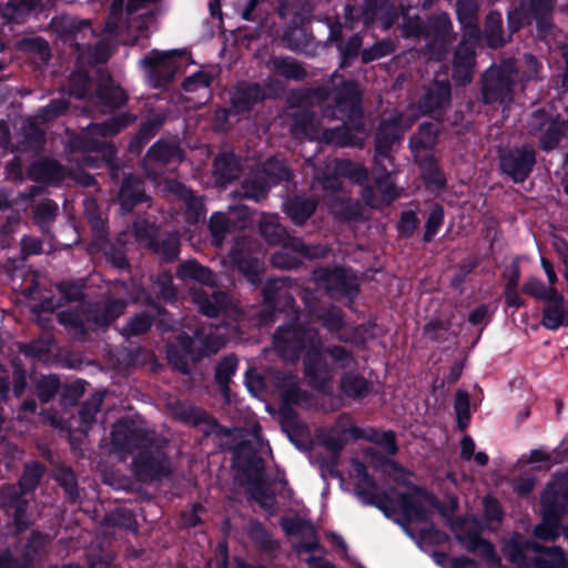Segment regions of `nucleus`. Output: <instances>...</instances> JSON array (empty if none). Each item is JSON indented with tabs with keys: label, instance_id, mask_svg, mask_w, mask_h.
<instances>
[{
	"label": "nucleus",
	"instance_id": "nucleus-17",
	"mask_svg": "<svg viewBox=\"0 0 568 568\" xmlns=\"http://www.w3.org/2000/svg\"><path fill=\"white\" fill-rule=\"evenodd\" d=\"M436 507V498L417 488H414L410 494L402 496V509L410 520H427Z\"/></svg>",
	"mask_w": 568,
	"mask_h": 568
},
{
	"label": "nucleus",
	"instance_id": "nucleus-25",
	"mask_svg": "<svg viewBox=\"0 0 568 568\" xmlns=\"http://www.w3.org/2000/svg\"><path fill=\"white\" fill-rule=\"evenodd\" d=\"M264 94L254 83L240 84L232 97V106L236 112L248 111L254 104L262 101Z\"/></svg>",
	"mask_w": 568,
	"mask_h": 568
},
{
	"label": "nucleus",
	"instance_id": "nucleus-4",
	"mask_svg": "<svg viewBox=\"0 0 568 568\" xmlns=\"http://www.w3.org/2000/svg\"><path fill=\"white\" fill-rule=\"evenodd\" d=\"M176 274L182 280L199 282V286L190 287V295L192 301L199 305L202 314L215 317L222 313L236 312L235 308L227 305V297L223 292L213 290L215 276L207 267L189 261L179 267Z\"/></svg>",
	"mask_w": 568,
	"mask_h": 568
},
{
	"label": "nucleus",
	"instance_id": "nucleus-20",
	"mask_svg": "<svg viewBox=\"0 0 568 568\" xmlns=\"http://www.w3.org/2000/svg\"><path fill=\"white\" fill-rule=\"evenodd\" d=\"M539 544L526 541L520 537L511 538L504 547L506 558L519 568L532 566Z\"/></svg>",
	"mask_w": 568,
	"mask_h": 568
},
{
	"label": "nucleus",
	"instance_id": "nucleus-32",
	"mask_svg": "<svg viewBox=\"0 0 568 568\" xmlns=\"http://www.w3.org/2000/svg\"><path fill=\"white\" fill-rule=\"evenodd\" d=\"M138 473L144 478H159L160 476L169 474V463L163 456L145 458L140 456L134 462Z\"/></svg>",
	"mask_w": 568,
	"mask_h": 568
},
{
	"label": "nucleus",
	"instance_id": "nucleus-30",
	"mask_svg": "<svg viewBox=\"0 0 568 568\" xmlns=\"http://www.w3.org/2000/svg\"><path fill=\"white\" fill-rule=\"evenodd\" d=\"M544 308L541 324L548 329L559 328L565 321V300L561 294L552 295Z\"/></svg>",
	"mask_w": 568,
	"mask_h": 568
},
{
	"label": "nucleus",
	"instance_id": "nucleus-33",
	"mask_svg": "<svg viewBox=\"0 0 568 568\" xmlns=\"http://www.w3.org/2000/svg\"><path fill=\"white\" fill-rule=\"evenodd\" d=\"M134 119L129 114H122L102 124H93L88 128L85 139H94L97 136H110L119 133L129 125Z\"/></svg>",
	"mask_w": 568,
	"mask_h": 568
},
{
	"label": "nucleus",
	"instance_id": "nucleus-39",
	"mask_svg": "<svg viewBox=\"0 0 568 568\" xmlns=\"http://www.w3.org/2000/svg\"><path fill=\"white\" fill-rule=\"evenodd\" d=\"M260 229L263 236L270 242L278 244L282 241H285L290 235L286 233L285 229L278 224L277 216L275 215H264L260 223Z\"/></svg>",
	"mask_w": 568,
	"mask_h": 568
},
{
	"label": "nucleus",
	"instance_id": "nucleus-63",
	"mask_svg": "<svg viewBox=\"0 0 568 568\" xmlns=\"http://www.w3.org/2000/svg\"><path fill=\"white\" fill-rule=\"evenodd\" d=\"M52 24L55 29H58L59 27H61L62 29H67L74 39H78V36L81 32L91 33V29L89 28L88 23H81L80 27L75 23L74 19L70 17H62L58 20H53Z\"/></svg>",
	"mask_w": 568,
	"mask_h": 568
},
{
	"label": "nucleus",
	"instance_id": "nucleus-9",
	"mask_svg": "<svg viewBox=\"0 0 568 568\" xmlns=\"http://www.w3.org/2000/svg\"><path fill=\"white\" fill-rule=\"evenodd\" d=\"M515 75L509 67L490 68L483 78V99L485 103H509L513 99Z\"/></svg>",
	"mask_w": 568,
	"mask_h": 568
},
{
	"label": "nucleus",
	"instance_id": "nucleus-37",
	"mask_svg": "<svg viewBox=\"0 0 568 568\" xmlns=\"http://www.w3.org/2000/svg\"><path fill=\"white\" fill-rule=\"evenodd\" d=\"M214 173L221 182H230L239 175V164L234 155L222 154L214 161Z\"/></svg>",
	"mask_w": 568,
	"mask_h": 568
},
{
	"label": "nucleus",
	"instance_id": "nucleus-12",
	"mask_svg": "<svg viewBox=\"0 0 568 568\" xmlns=\"http://www.w3.org/2000/svg\"><path fill=\"white\" fill-rule=\"evenodd\" d=\"M412 124L413 120L404 122L402 115H398L394 119L384 120L381 123L375 142V162L377 165L381 164L382 160H387L389 165L393 164L392 158L388 155L389 148L396 140L400 139L403 133L408 130Z\"/></svg>",
	"mask_w": 568,
	"mask_h": 568
},
{
	"label": "nucleus",
	"instance_id": "nucleus-54",
	"mask_svg": "<svg viewBox=\"0 0 568 568\" xmlns=\"http://www.w3.org/2000/svg\"><path fill=\"white\" fill-rule=\"evenodd\" d=\"M152 325V317L146 314H140L133 317L124 327L123 335L126 337L144 334Z\"/></svg>",
	"mask_w": 568,
	"mask_h": 568
},
{
	"label": "nucleus",
	"instance_id": "nucleus-57",
	"mask_svg": "<svg viewBox=\"0 0 568 568\" xmlns=\"http://www.w3.org/2000/svg\"><path fill=\"white\" fill-rule=\"evenodd\" d=\"M444 220V211L443 207L436 205L432 209L427 222L425 224V234L424 240L426 242L432 241L434 235L437 233L438 229L442 226Z\"/></svg>",
	"mask_w": 568,
	"mask_h": 568
},
{
	"label": "nucleus",
	"instance_id": "nucleus-49",
	"mask_svg": "<svg viewBox=\"0 0 568 568\" xmlns=\"http://www.w3.org/2000/svg\"><path fill=\"white\" fill-rule=\"evenodd\" d=\"M454 408L457 415V423L462 429H465L469 423V395L465 390H457L455 395Z\"/></svg>",
	"mask_w": 568,
	"mask_h": 568
},
{
	"label": "nucleus",
	"instance_id": "nucleus-56",
	"mask_svg": "<svg viewBox=\"0 0 568 568\" xmlns=\"http://www.w3.org/2000/svg\"><path fill=\"white\" fill-rule=\"evenodd\" d=\"M212 82V75L204 71H199L190 77H187L182 84V88L185 92H194L200 89L206 90L209 89Z\"/></svg>",
	"mask_w": 568,
	"mask_h": 568
},
{
	"label": "nucleus",
	"instance_id": "nucleus-38",
	"mask_svg": "<svg viewBox=\"0 0 568 568\" xmlns=\"http://www.w3.org/2000/svg\"><path fill=\"white\" fill-rule=\"evenodd\" d=\"M265 303L276 306L277 300L283 298L285 304L294 303L293 297L287 293L285 281L282 278L271 280L263 288Z\"/></svg>",
	"mask_w": 568,
	"mask_h": 568
},
{
	"label": "nucleus",
	"instance_id": "nucleus-47",
	"mask_svg": "<svg viewBox=\"0 0 568 568\" xmlns=\"http://www.w3.org/2000/svg\"><path fill=\"white\" fill-rule=\"evenodd\" d=\"M60 381L54 375L42 376L37 383V396L42 403L50 402L59 392Z\"/></svg>",
	"mask_w": 568,
	"mask_h": 568
},
{
	"label": "nucleus",
	"instance_id": "nucleus-53",
	"mask_svg": "<svg viewBox=\"0 0 568 568\" xmlns=\"http://www.w3.org/2000/svg\"><path fill=\"white\" fill-rule=\"evenodd\" d=\"M237 366V359L234 356L224 357L216 366L215 379L216 382L225 387L231 376L234 374Z\"/></svg>",
	"mask_w": 568,
	"mask_h": 568
},
{
	"label": "nucleus",
	"instance_id": "nucleus-46",
	"mask_svg": "<svg viewBox=\"0 0 568 568\" xmlns=\"http://www.w3.org/2000/svg\"><path fill=\"white\" fill-rule=\"evenodd\" d=\"M291 131L296 138H300L301 135H305L311 139L318 136L314 126V115L310 113L295 114Z\"/></svg>",
	"mask_w": 568,
	"mask_h": 568
},
{
	"label": "nucleus",
	"instance_id": "nucleus-3",
	"mask_svg": "<svg viewBox=\"0 0 568 568\" xmlns=\"http://www.w3.org/2000/svg\"><path fill=\"white\" fill-rule=\"evenodd\" d=\"M457 19L463 28V41L455 52L454 78L460 84L470 82L474 68V43L480 38L478 27V4L474 0H458Z\"/></svg>",
	"mask_w": 568,
	"mask_h": 568
},
{
	"label": "nucleus",
	"instance_id": "nucleus-5",
	"mask_svg": "<svg viewBox=\"0 0 568 568\" xmlns=\"http://www.w3.org/2000/svg\"><path fill=\"white\" fill-rule=\"evenodd\" d=\"M403 34L406 38H419L424 36L427 40L428 51L435 60H442L447 53V47L455 40L453 23L447 13H439L424 24L419 17L408 18L402 24Z\"/></svg>",
	"mask_w": 568,
	"mask_h": 568
},
{
	"label": "nucleus",
	"instance_id": "nucleus-8",
	"mask_svg": "<svg viewBox=\"0 0 568 568\" xmlns=\"http://www.w3.org/2000/svg\"><path fill=\"white\" fill-rule=\"evenodd\" d=\"M124 308L125 303L116 300L95 304L88 310L81 306V308L75 311H63L59 313L58 318L62 325L84 334L87 332V323L92 322L95 326H106L121 316Z\"/></svg>",
	"mask_w": 568,
	"mask_h": 568
},
{
	"label": "nucleus",
	"instance_id": "nucleus-18",
	"mask_svg": "<svg viewBox=\"0 0 568 568\" xmlns=\"http://www.w3.org/2000/svg\"><path fill=\"white\" fill-rule=\"evenodd\" d=\"M264 173L267 175V181L263 183H260L258 181H251L245 184L244 194L246 197L260 201L265 197L272 183H276L282 180H290L292 175L291 171L277 160L267 162Z\"/></svg>",
	"mask_w": 568,
	"mask_h": 568
},
{
	"label": "nucleus",
	"instance_id": "nucleus-61",
	"mask_svg": "<svg viewBox=\"0 0 568 568\" xmlns=\"http://www.w3.org/2000/svg\"><path fill=\"white\" fill-rule=\"evenodd\" d=\"M170 191L176 194L179 197H181L186 206L191 210L199 211L202 207V202L194 196L193 192L191 190H187L184 185L172 182L170 184Z\"/></svg>",
	"mask_w": 568,
	"mask_h": 568
},
{
	"label": "nucleus",
	"instance_id": "nucleus-26",
	"mask_svg": "<svg viewBox=\"0 0 568 568\" xmlns=\"http://www.w3.org/2000/svg\"><path fill=\"white\" fill-rule=\"evenodd\" d=\"M140 435L134 426L119 422L112 429V445L119 450L133 452L140 446Z\"/></svg>",
	"mask_w": 568,
	"mask_h": 568
},
{
	"label": "nucleus",
	"instance_id": "nucleus-60",
	"mask_svg": "<svg viewBox=\"0 0 568 568\" xmlns=\"http://www.w3.org/2000/svg\"><path fill=\"white\" fill-rule=\"evenodd\" d=\"M179 237L176 234H171L161 243L155 240L151 250L158 254L163 255L165 258L171 260L178 255Z\"/></svg>",
	"mask_w": 568,
	"mask_h": 568
},
{
	"label": "nucleus",
	"instance_id": "nucleus-29",
	"mask_svg": "<svg viewBox=\"0 0 568 568\" xmlns=\"http://www.w3.org/2000/svg\"><path fill=\"white\" fill-rule=\"evenodd\" d=\"M535 568H568V560L559 547H542L539 545L534 556Z\"/></svg>",
	"mask_w": 568,
	"mask_h": 568
},
{
	"label": "nucleus",
	"instance_id": "nucleus-62",
	"mask_svg": "<svg viewBox=\"0 0 568 568\" xmlns=\"http://www.w3.org/2000/svg\"><path fill=\"white\" fill-rule=\"evenodd\" d=\"M369 440L381 445L389 455H394L397 452L395 435L392 432L377 433L371 429Z\"/></svg>",
	"mask_w": 568,
	"mask_h": 568
},
{
	"label": "nucleus",
	"instance_id": "nucleus-31",
	"mask_svg": "<svg viewBox=\"0 0 568 568\" xmlns=\"http://www.w3.org/2000/svg\"><path fill=\"white\" fill-rule=\"evenodd\" d=\"M352 424L353 419L351 415L343 414L338 416L334 427H332L324 437L325 445L334 452L341 450L346 444V433Z\"/></svg>",
	"mask_w": 568,
	"mask_h": 568
},
{
	"label": "nucleus",
	"instance_id": "nucleus-36",
	"mask_svg": "<svg viewBox=\"0 0 568 568\" xmlns=\"http://www.w3.org/2000/svg\"><path fill=\"white\" fill-rule=\"evenodd\" d=\"M119 196L125 206H133L145 200L144 192L141 189V181L134 176H128L123 180Z\"/></svg>",
	"mask_w": 568,
	"mask_h": 568
},
{
	"label": "nucleus",
	"instance_id": "nucleus-64",
	"mask_svg": "<svg viewBox=\"0 0 568 568\" xmlns=\"http://www.w3.org/2000/svg\"><path fill=\"white\" fill-rule=\"evenodd\" d=\"M449 328V321L433 320L425 325L424 334L433 341H438L442 337L443 333L448 332Z\"/></svg>",
	"mask_w": 568,
	"mask_h": 568
},
{
	"label": "nucleus",
	"instance_id": "nucleus-44",
	"mask_svg": "<svg viewBox=\"0 0 568 568\" xmlns=\"http://www.w3.org/2000/svg\"><path fill=\"white\" fill-rule=\"evenodd\" d=\"M98 95L102 103L111 109L122 106L128 100L125 92L112 83L101 85L98 90Z\"/></svg>",
	"mask_w": 568,
	"mask_h": 568
},
{
	"label": "nucleus",
	"instance_id": "nucleus-23",
	"mask_svg": "<svg viewBox=\"0 0 568 568\" xmlns=\"http://www.w3.org/2000/svg\"><path fill=\"white\" fill-rule=\"evenodd\" d=\"M313 12L311 0H278L277 13L282 18L292 17L295 27L310 21Z\"/></svg>",
	"mask_w": 568,
	"mask_h": 568
},
{
	"label": "nucleus",
	"instance_id": "nucleus-35",
	"mask_svg": "<svg viewBox=\"0 0 568 568\" xmlns=\"http://www.w3.org/2000/svg\"><path fill=\"white\" fill-rule=\"evenodd\" d=\"M485 38L489 47L499 48L505 43L503 34V18L499 12L491 11L485 21Z\"/></svg>",
	"mask_w": 568,
	"mask_h": 568
},
{
	"label": "nucleus",
	"instance_id": "nucleus-22",
	"mask_svg": "<svg viewBox=\"0 0 568 568\" xmlns=\"http://www.w3.org/2000/svg\"><path fill=\"white\" fill-rule=\"evenodd\" d=\"M450 100L448 81H435L419 102L422 113H432L445 108Z\"/></svg>",
	"mask_w": 568,
	"mask_h": 568
},
{
	"label": "nucleus",
	"instance_id": "nucleus-2",
	"mask_svg": "<svg viewBox=\"0 0 568 568\" xmlns=\"http://www.w3.org/2000/svg\"><path fill=\"white\" fill-rule=\"evenodd\" d=\"M335 100V111L332 113L325 111L326 115L333 119L346 118L347 121L341 128L324 131L322 139L326 143L337 146L362 145V140L355 134L351 133V128L356 131V133L362 132L363 129V114L359 106L361 98L357 84L355 82L344 83V85L339 89Z\"/></svg>",
	"mask_w": 568,
	"mask_h": 568
},
{
	"label": "nucleus",
	"instance_id": "nucleus-58",
	"mask_svg": "<svg viewBox=\"0 0 568 568\" xmlns=\"http://www.w3.org/2000/svg\"><path fill=\"white\" fill-rule=\"evenodd\" d=\"M316 318L332 333H338L344 327L343 316L341 312L334 307L323 314H318Z\"/></svg>",
	"mask_w": 568,
	"mask_h": 568
},
{
	"label": "nucleus",
	"instance_id": "nucleus-7",
	"mask_svg": "<svg viewBox=\"0 0 568 568\" xmlns=\"http://www.w3.org/2000/svg\"><path fill=\"white\" fill-rule=\"evenodd\" d=\"M160 0H126L125 7L123 8V0H114L110 16L105 22V31L111 34H121L124 31H134V40L138 39L139 33H142L149 28V23L153 19L151 12L143 13L139 17L134 14L144 9L149 3H155Z\"/></svg>",
	"mask_w": 568,
	"mask_h": 568
},
{
	"label": "nucleus",
	"instance_id": "nucleus-16",
	"mask_svg": "<svg viewBox=\"0 0 568 568\" xmlns=\"http://www.w3.org/2000/svg\"><path fill=\"white\" fill-rule=\"evenodd\" d=\"M280 250L273 253L272 263L276 267L293 268L301 263V257H314L315 253L304 245L302 240L296 237H287L285 241L278 243Z\"/></svg>",
	"mask_w": 568,
	"mask_h": 568
},
{
	"label": "nucleus",
	"instance_id": "nucleus-15",
	"mask_svg": "<svg viewBox=\"0 0 568 568\" xmlns=\"http://www.w3.org/2000/svg\"><path fill=\"white\" fill-rule=\"evenodd\" d=\"M385 162H387V160H382L379 165L375 162V172L377 174L376 186L381 193V197L375 196L371 187H366L363 191L364 202L373 207L379 206L381 204H389L398 196L394 183L389 180L390 172Z\"/></svg>",
	"mask_w": 568,
	"mask_h": 568
},
{
	"label": "nucleus",
	"instance_id": "nucleus-6",
	"mask_svg": "<svg viewBox=\"0 0 568 568\" xmlns=\"http://www.w3.org/2000/svg\"><path fill=\"white\" fill-rule=\"evenodd\" d=\"M42 474L43 468L40 464L27 465L19 481L20 494H18L13 485H3L0 488V506L13 517L19 531L24 530L29 526L26 515L27 500L22 498V495L37 487Z\"/></svg>",
	"mask_w": 568,
	"mask_h": 568
},
{
	"label": "nucleus",
	"instance_id": "nucleus-51",
	"mask_svg": "<svg viewBox=\"0 0 568 568\" xmlns=\"http://www.w3.org/2000/svg\"><path fill=\"white\" fill-rule=\"evenodd\" d=\"M325 354L329 356L332 362L338 368L352 367L356 364V359L351 352L342 346H332L325 351Z\"/></svg>",
	"mask_w": 568,
	"mask_h": 568
},
{
	"label": "nucleus",
	"instance_id": "nucleus-19",
	"mask_svg": "<svg viewBox=\"0 0 568 568\" xmlns=\"http://www.w3.org/2000/svg\"><path fill=\"white\" fill-rule=\"evenodd\" d=\"M142 63L149 69L154 87L171 80L178 69L174 54L169 52H151Z\"/></svg>",
	"mask_w": 568,
	"mask_h": 568
},
{
	"label": "nucleus",
	"instance_id": "nucleus-40",
	"mask_svg": "<svg viewBox=\"0 0 568 568\" xmlns=\"http://www.w3.org/2000/svg\"><path fill=\"white\" fill-rule=\"evenodd\" d=\"M423 169V178L427 189L432 191H440L445 187L446 178L444 173L438 170L437 164L433 158L425 160Z\"/></svg>",
	"mask_w": 568,
	"mask_h": 568
},
{
	"label": "nucleus",
	"instance_id": "nucleus-48",
	"mask_svg": "<svg viewBox=\"0 0 568 568\" xmlns=\"http://www.w3.org/2000/svg\"><path fill=\"white\" fill-rule=\"evenodd\" d=\"M523 292L528 295H531L538 300H544V301H548L552 297V295L558 294V291L555 287L545 286L544 283L536 277L529 278L523 285Z\"/></svg>",
	"mask_w": 568,
	"mask_h": 568
},
{
	"label": "nucleus",
	"instance_id": "nucleus-28",
	"mask_svg": "<svg viewBox=\"0 0 568 568\" xmlns=\"http://www.w3.org/2000/svg\"><path fill=\"white\" fill-rule=\"evenodd\" d=\"M47 542L48 538L45 536L32 534L31 540L26 548L24 562L22 565L13 562L10 554L6 551L0 555V568H27L39 556L40 550L44 548Z\"/></svg>",
	"mask_w": 568,
	"mask_h": 568
},
{
	"label": "nucleus",
	"instance_id": "nucleus-42",
	"mask_svg": "<svg viewBox=\"0 0 568 568\" xmlns=\"http://www.w3.org/2000/svg\"><path fill=\"white\" fill-rule=\"evenodd\" d=\"M174 158L180 159V150L176 145L166 142H156L146 154L148 162L165 164Z\"/></svg>",
	"mask_w": 568,
	"mask_h": 568
},
{
	"label": "nucleus",
	"instance_id": "nucleus-59",
	"mask_svg": "<svg viewBox=\"0 0 568 568\" xmlns=\"http://www.w3.org/2000/svg\"><path fill=\"white\" fill-rule=\"evenodd\" d=\"M134 234L136 239L145 244L148 247H152L155 242L156 227L146 222V221H138L133 225Z\"/></svg>",
	"mask_w": 568,
	"mask_h": 568
},
{
	"label": "nucleus",
	"instance_id": "nucleus-45",
	"mask_svg": "<svg viewBox=\"0 0 568 568\" xmlns=\"http://www.w3.org/2000/svg\"><path fill=\"white\" fill-rule=\"evenodd\" d=\"M438 129L433 124H423L418 133L412 138L410 145L414 150L429 149L436 144Z\"/></svg>",
	"mask_w": 568,
	"mask_h": 568
},
{
	"label": "nucleus",
	"instance_id": "nucleus-41",
	"mask_svg": "<svg viewBox=\"0 0 568 568\" xmlns=\"http://www.w3.org/2000/svg\"><path fill=\"white\" fill-rule=\"evenodd\" d=\"M341 388L346 396L364 397L368 393L369 385L363 376L346 374L342 378Z\"/></svg>",
	"mask_w": 568,
	"mask_h": 568
},
{
	"label": "nucleus",
	"instance_id": "nucleus-55",
	"mask_svg": "<svg viewBox=\"0 0 568 568\" xmlns=\"http://www.w3.org/2000/svg\"><path fill=\"white\" fill-rule=\"evenodd\" d=\"M210 231L215 246H220L227 232V219L224 214L215 213L210 220Z\"/></svg>",
	"mask_w": 568,
	"mask_h": 568
},
{
	"label": "nucleus",
	"instance_id": "nucleus-24",
	"mask_svg": "<svg viewBox=\"0 0 568 568\" xmlns=\"http://www.w3.org/2000/svg\"><path fill=\"white\" fill-rule=\"evenodd\" d=\"M267 67L275 75L294 81L303 80L307 74L303 64L290 57L272 58Z\"/></svg>",
	"mask_w": 568,
	"mask_h": 568
},
{
	"label": "nucleus",
	"instance_id": "nucleus-10",
	"mask_svg": "<svg viewBox=\"0 0 568 568\" xmlns=\"http://www.w3.org/2000/svg\"><path fill=\"white\" fill-rule=\"evenodd\" d=\"M500 169L515 182L525 181L536 163V152L531 146L524 145L505 150L499 155Z\"/></svg>",
	"mask_w": 568,
	"mask_h": 568
},
{
	"label": "nucleus",
	"instance_id": "nucleus-50",
	"mask_svg": "<svg viewBox=\"0 0 568 568\" xmlns=\"http://www.w3.org/2000/svg\"><path fill=\"white\" fill-rule=\"evenodd\" d=\"M102 395H93L89 398L81 407L80 418L84 428H89L94 420L97 413L100 410L102 405Z\"/></svg>",
	"mask_w": 568,
	"mask_h": 568
},
{
	"label": "nucleus",
	"instance_id": "nucleus-27",
	"mask_svg": "<svg viewBox=\"0 0 568 568\" xmlns=\"http://www.w3.org/2000/svg\"><path fill=\"white\" fill-rule=\"evenodd\" d=\"M30 180L36 182H57L63 179L62 166L54 160H39L31 164L28 171Z\"/></svg>",
	"mask_w": 568,
	"mask_h": 568
},
{
	"label": "nucleus",
	"instance_id": "nucleus-34",
	"mask_svg": "<svg viewBox=\"0 0 568 568\" xmlns=\"http://www.w3.org/2000/svg\"><path fill=\"white\" fill-rule=\"evenodd\" d=\"M316 205L313 200L295 197L285 204V212L293 223L302 225L314 213Z\"/></svg>",
	"mask_w": 568,
	"mask_h": 568
},
{
	"label": "nucleus",
	"instance_id": "nucleus-52",
	"mask_svg": "<svg viewBox=\"0 0 568 568\" xmlns=\"http://www.w3.org/2000/svg\"><path fill=\"white\" fill-rule=\"evenodd\" d=\"M394 50H395V47H394L393 42L389 40L377 42V43L373 44L372 47L365 49L362 52V61L364 63H368L373 60H376V59H379V58H383V57H386V55L393 53Z\"/></svg>",
	"mask_w": 568,
	"mask_h": 568
},
{
	"label": "nucleus",
	"instance_id": "nucleus-43",
	"mask_svg": "<svg viewBox=\"0 0 568 568\" xmlns=\"http://www.w3.org/2000/svg\"><path fill=\"white\" fill-rule=\"evenodd\" d=\"M278 386L286 404H300L306 399L305 393L297 385V377L295 375L284 376Z\"/></svg>",
	"mask_w": 568,
	"mask_h": 568
},
{
	"label": "nucleus",
	"instance_id": "nucleus-21",
	"mask_svg": "<svg viewBox=\"0 0 568 568\" xmlns=\"http://www.w3.org/2000/svg\"><path fill=\"white\" fill-rule=\"evenodd\" d=\"M363 14L367 23L381 21L385 30L393 27L397 20L396 7L389 0H367Z\"/></svg>",
	"mask_w": 568,
	"mask_h": 568
},
{
	"label": "nucleus",
	"instance_id": "nucleus-14",
	"mask_svg": "<svg viewBox=\"0 0 568 568\" xmlns=\"http://www.w3.org/2000/svg\"><path fill=\"white\" fill-rule=\"evenodd\" d=\"M332 171V176H325L320 180L325 191L336 192L342 189L341 178H348L357 184H364L368 180V172L362 164L347 160H335Z\"/></svg>",
	"mask_w": 568,
	"mask_h": 568
},
{
	"label": "nucleus",
	"instance_id": "nucleus-11",
	"mask_svg": "<svg viewBox=\"0 0 568 568\" xmlns=\"http://www.w3.org/2000/svg\"><path fill=\"white\" fill-rule=\"evenodd\" d=\"M316 284L332 296H353L358 291L356 276L344 268H320L314 272Z\"/></svg>",
	"mask_w": 568,
	"mask_h": 568
},
{
	"label": "nucleus",
	"instance_id": "nucleus-1",
	"mask_svg": "<svg viewBox=\"0 0 568 568\" xmlns=\"http://www.w3.org/2000/svg\"><path fill=\"white\" fill-rule=\"evenodd\" d=\"M323 342L318 332L304 326L280 328L274 335V348L286 361L295 362L305 352L304 373L308 384L316 389L325 390L334 377L324 353Z\"/></svg>",
	"mask_w": 568,
	"mask_h": 568
},
{
	"label": "nucleus",
	"instance_id": "nucleus-13",
	"mask_svg": "<svg viewBox=\"0 0 568 568\" xmlns=\"http://www.w3.org/2000/svg\"><path fill=\"white\" fill-rule=\"evenodd\" d=\"M529 133L539 134L540 148L545 151L554 150L562 135L559 122L550 118L545 111L538 110L532 113L529 121Z\"/></svg>",
	"mask_w": 568,
	"mask_h": 568
}]
</instances>
